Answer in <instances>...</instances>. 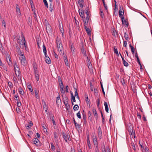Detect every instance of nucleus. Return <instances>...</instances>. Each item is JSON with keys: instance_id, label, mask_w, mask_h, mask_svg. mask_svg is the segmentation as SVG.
<instances>
[{"instance_id": "f257e3e1", "label": "nucleus", "mask_w": 152, "mask_h": 152, "mask_svg": "<svg viewBox=\"0 0 152 152\" xmlns=\"http://www.w3.org/2000/svg\"><path fill=\"white\" fill-rule=\"evenodd\" d=\"M21 36L22 38V39L20 40L19 42V44L20 46V47L22 49L25 48L26 50H27L28 48L27 47V44L26 42L25 41V38L23 35L22 33H21Z\"/></svg>"}, {"instance_id": "f03ea898", "label": "nucleus", "mask_w": 152, "mask_h": 152, "mask_svg": "<svg viewBox=\"0 0 152 152\" xmlns=\"http://www.w3.org/2000/svg\"><path fill=\"white\" fill-rule=\"evenodd\" d=\"M14 67L15 74L16 76L18 77V80H19L20 79H21V73L20 69L16 62L15 63Z\"/></svg>"}, {"instance_id": "7ed1b4c3", "label": "nucleus", "mask_w": 152, "mask_h": 152, "mask_svg": "<svg viewBox=\"0 0 152 152\" xmlns=\"http://www.w3.org/2000/svg\"><path fill=\"white\" fill-rule=\"evenodd\" d=\"M56 44L58 50L61 54H63V48L61 42L60 40H57Z\"/></svg>"}, {"instance_id": "20e7f679", "label": "nucleus", "mask_w": 152, "mask_h": 152, "mask_svg": "<svg viewBox=\"0 0 152 152\" xmlns=\"http://www.w3.org/2000/svg\"><path fill=\"white\" fill-rule=\"evenodd\" d=\"M19 58L21 64L23 66L25 65L26 64V61L24 55L19 56Z\"/></svg>"}, {"instance_id": "39448f33", "label": "nucleus", "mask_w": 152, "mask_h": 152, "mask_svg": "<svg viewBox=\"0 0 152 152\" xmlns=\"http://www.w3.org/2000/svg\"><path fill=\"white\" fill-rule=\"evenodd\" d=\"M32 142L33 143L37 146H40L41 145V143L38 139L36 138H34L33 139Z\"/></svg>"}, {"instance_id": "423d86ee", "label": "nucleus", "mask_w": 152, "mask_h": 152, "mask_svg": "<svg viewBox=\"0 0 152 152\" xmlns=\"http://www.w3.org/2000/svg\"><path fill=\"white\" fill-rule=\"evenodd\" d=\"M62 135L63 137L66 142H67L68 140L69 141H70L71 139L70 138L69 135L64 133H63Z\"/></svg>"}, {"instance_id": "0eeeda50", "label": "nucleus", "mask_w": 152, "mask_h": 152, "mask_svg": "<svg viewBox=\"0 0 152 152\" xmlns=\"http://www.w3.org/2000/svg\"><path fill=\"white\" fill-rule=\"evenodd\" d=\"M6 59L9 65V66H12V64L11 59L9 55H7L6 56Z\"/></svg>"}, {"instance_id": "6e6552de", "label": "nucleus", "mask_w": 152, "mask_h": 152, "mask_svg": "<svg viewBox=\"0 0 152 152\" xmlns=\"http://www.w3.org/2000/svg\"><path fill=\"white\" fill-rule=\"evenodd\" d=\"M124 14V10L122 8H121V7H120V10L119 12V17L122 18V17H124L123 15Z\"/></svg>"}, {"instance_id": "1a4fd4ad", "label": "nucleus", "mask_w": 152, "mask_h": 152, "mask_svg": "<svg viewBox=\"0 0 152 152\" xmlns=\"http://www.w3.org/2000/svg\"><path fill=\"white\" fill-rule=\"evenodd\" d=\"M16 11L17 16H20L21 12L20 7L18 4H16Z\"/></svg>"}, {"instance_id": "9d476101", "label": "nucleus", "mask_w": 152, "mask_h": 152, "mask_svg": "<svg viewBox=\"0 0 152 152\" xmlns=\"http://www.w3.org/2000/svg\"><path fill=\"white\" fill-rule=\"evenodd\" d=\"M16 51L18 53V54L19 56H21L22 55L23 56L24 55V53L21 52V51L20 50V48L19 47H16Z\"/></svg>"}, {"instance_id": "9b49d317", "label": "nucleus", "mask_w": 152, "mask_h": 152, "mask_svg": "<svg viewBox=\"0 0 152 152\" xmlns=\"http://www.w3.org/2000/svg\"><path fill=\"white\" fill-rule=\"evenodd\" d=\"M56 103L58 105L61 103V100L60 98V96L58 94V96L56 99Z\"/></svg>"}, {"instance_id": "f8f14e48", "label": "nucleus", "mask_w": 152, "mask_h": 152, "mask_svg": "<svg viewBox=\"0 0 152 152\" xmlns=\"http://www.w3.org/2000/svg\"><path fill=\"white\" fill-rule=\"evenodd\" d=\"M120 53V55L121 56V57L122 59V61L123 62V63L124 64V65L126 66H128L129 65V64H128V63L125 61L124 58L122 57V55H121V53Z\"/></svg>"}, {"instance_id": "ddd939ff", "label": "nucleus", "mask_w": 152, "mask_h": 152, "mask_svg": "<svg viewBox=\"0 0 152 152\" xmlns=\"http://www.w3.org/2000/svg\"><path fill=\"white\" fill-rule=\"evenodd\" d=\"M98 137L99 138H101L102 137V132L101 128L100 126L98 128Z\"/></svg>"}, {"instance_id": "4468645a", "label": "nucleus", "mask_w": 152, "mask_h": 152, "mask_svg": "<svg viewBox=\"0 0 152 152\" xmlns=\"http://www.w3.org/2000/svg\"><path fill=\"white\" fill-rule=\"evenodd\" d=\"M121 19L123 25H125L126 26H127L128 25V23L125 20L124 18L122 17Z\"/></svg>"}, {"instance_id": "2eb2a0df", "label": "nucleus", "mask_w": 152, "mask_h": 152, "mask_svg": "<svg viewBox=\"0 0 152 152\" xmlns=\"http://www.w3.org/2000/svg\"><path fill=\"white\" fill-rule=\"evenodd\" d=\"M45 61L46 63L48 64H50L51 63V61L50 58L48 57V56H47L46 55H45Z\"/></svg>"}, {"instance_id": "dca6fc26", "label": "nucleus", "mask_w": 152, "mask_h": 152, "mask_svg": "<svg viewBox=\"0 0 152 152\" xmlns=\"http://www.w3.org/2000/svg\"><path fill=\"white\" fill-rule=\"evenodd\" d=\"M84 28L85 29L88 34V35H90L91 34V31L89 28H88L87 26H84Z\"/></svg>"}, {"instance_id": "f3484780", "label": "nucleus", "mask_w": 152, "mask_h": 152, "mask_svg": "<svg viewBox=\"0 0 152 152\" xmlns=\"http://www.w3.org/2000/svg\"><path fill=\"white\" fill-rule=\"evenodd\" d=\"M83 124L86 126L87 125V122L86 115L85 114H83Z\"/></svg>"}, {"instance_id": "a211bd4d", "label": "nucleus", "mask_w": 152, "mask_h": 152, "mask_svg": "<svg viewBox=\"0 0 152 152\" xmlns=\"http://www.w3.org/2000/svg\"><path fill=\"white\" fill-rule=\"evenodd\" d=\"M34 73L35 74V78L37 81H38L39 80V73L36 70H35Z\"/></svg>"}, {"instance_id": "6ab92c4d", "label": "nucleus", "mask_w": 152, "mask_h": 152, "mask_svg": "<svg viewBox=\"0 0 152 152\" xmlns=\"http://www.w3.org/2000/svg\"><path fill=\"white\" fill-rule=\"evenodd\" d=\"M87 144L88 147H89V148L91 149L92 147L91 146V142L90 141V140L89 139L88 136L87 137Z\"/></svg>"}, {"instance_id": "aec40b11", "label": "nucleus", "mask_w": 152, "mask_h": 152, "mask_svg": "<svg viewBox=\"0 0 152 152\" xmlns=\"http://www.w3.org/2000/svg\"><path fill=\"white\" fill-rule=\"evenodd\" d=\"M65 100L64 101V103L66 107H68L69 106V104L68 102V99L67 97L65 98Z\"/></svg>"}, {"instance_id": "412c9836", "label": "nucleus", "mask_w": 152, "mask_h": 152, "mask_svg": "<svg viewBox=\"0 0 152 152\" xmlns=\"http://www.w3.org/2000/svg\"><path fill=\"white\" fill-rule=\"evenodd\" d=\"M104 105L105 107V111L107 113H108L109 109L107 103L105 102L104 103Z\"/></svg>"}, {"instance_id": "4be33fe9", "label": "nucleus", "mask_w": 152, "mask_h": 152, "mask_svg": "<svg viewBox=\"0 0 152 152\" xmlns=\"http://www.w3.org/2000/svg\"><path fill=\"white\" fill-rule=\"evenodd\" d=\"M58 81L59 83V86L60 88L61 87H64L61 80V79L59 78Z\"/></svg>"}, {"instance_id": "5701e85b", "label": "nucleus", "mask_w": 152, "mask_h": 152, "mask_svg": "<svg viewBox=\"0 0 152 152\" xmlns=\"http://www.w3.org/2000/svg\"><path fill=\"white\" fill-rule=\"evenodd\" d=\"M43 51L44 53V55H47V50L45 45L43 44Z\"/></svg>"}, {"instance_id": "b1692460", "label": "nucleus", "mask_w": 152, "mask_h": 152, "mask_svg": "<svg viewBox=\"0 0 152 152\" xmlns=\"http://www.w3.org/2000/svg\"><path fill=\"white\" fill-rule=\"evenodd\" d=\"M92 112L94 114V115L95 117H97L98 114L97 113V112L96 110L94 108H93L92 109Z\"/></svg>"}, {"instance_id": "393cba45", "label": "nucleus", "mask_w": 152, "mask_h": 152, "mask_svg": "<svg viewBox=\"0 0 152 152\" xmlns=\"http://www.w3.org/2000/svg\"><path fill=\"white\" fill-rule=\"evenodd\" d=\"M27 88L29 91H31V94H33L34 92H33V90L32 88V87L31 85H29L27 86Z\"/></svg>"}, {"instance_id": "a878e982", "label": "nucleus", "mask_w": 152, "mask_h": 152, "mask_svg": "<svg viewBox=\"0 0 152 152\" xmlns=\"http://www.w3.org/2000/svg\"><path fill=\"white\" fill-rule=\"evenodd\" d=\"M89 20H88V19H86V18L83 19V21L84 23V26H86L87 25L88 21Z\"/></svg>"}, {"instance_id": "bb28decb", "label": "nucleus", "mask_w": 152, "mask_h": 152, "mask_svg": "<svg viewBox=\"0 0 152 152\" xmlns=\"http://www.w3.org/2000/svg\"><path fill=\"white\" fill-rule=\"evenodd\" d=\"M92 140L94 143V145H97V144H98L97 140V138L92 139Z\"/></svg>"}, {"instance_id": "cd10ccee", "label": "nucleus", "mask_w": 152, "mask_h": 152, "mask_svg": "<svg viewBox=\"0 0 152 152\" xmlns=\"http://www.w3.org/2000/svg\"><path fill=\"white\" fill-rule=\"evenodd\" d=\"M81 52L83 54V55L84 56H86V51L84 50V48H82L81 49Z\"/></svg>"}, {"instance_id": "c85d7f7f", "label": "nucleus", "mask_w": 152, "mask_h": 152, "mask_svg": "<svg viewBox=\"0 0 152 152\" xmlns=\"http://www.w3.org/2000/svg\"><path fill=\"white\" fill-rule=\"evenodd\" d=\"M79 14L80 17L83 18L84 16V11L83 10H81V11H79Z\"/></svg>"}, {"instance_id": "c756f323", "label": "nucleus", "mask_w": 152, "mask_h": 152, "mask_svg": "<svg viewBox=\"0 0 152 152\" xmlns=\"http://www.w3.org/2000/svg\"><path fill=\"white\" fill-rule=\"evenodd\" d=\"M64 62L65 63V64L67 66H69V62L67 58L66 57L64 59Z\"/></svg>"}, {"instance_id": "7c9ffc66", "label": "nucleus", "mask_w": 152, "mask_h": 152, "mask_svg": "<svg viewBox=\"0 0 152 152\" xmlns=\"http://www.w3.org/2000/svg\"><path fill=\"white\" fill-rule=\"evenodd\" d=\"M129 47L131 49V50L132 53L134 54V47L132 46L131 44L129 45Z\"/></svg>"}, {"instance_id": "2f4dec72", "label": "nucleus", "mask_w": 152, "mask_h": 152, "mask_svg": "<svg viewBox=\"0 0 152 152\" xmlns=\"http://www.w3.org/2000/svg\"><path fill=\"white\" fill-rule=\"evenodd\" d=\"M79 108V106L77 104H75L73 107V110L75 111L78 110Z\"/></svg>"}, {"instance_id": "473e14b6", "label": "nucleus", "mask_w": 152, "mask_h": 152, "mask_svg": "<svg viewBox=\"0 0 152 152\" xmlns=\"http://www.w3.org/2000/svg\"><path fill=\"white\" fill-rule=\"evenodd\" d=\"M72 94V96H71V99L72 101L73 102H75V99L74 96L73 95V93H71Z\"/></svg>"}, {"instance_id": "72a5a7b5", "label": "nucleus", "mask_w": 152, "mask_h": 152, "mask_svg": "<svg viewBox=\"0 0 152 152\" xmlns=\"http://www.w3.org/2000/svg\"><path fill=\"white\" fill-rule=\"evenodd\" d=\"M100 15L102 18H103V12L102 10V9H100Z\"/></svg>"}, {"instance_id": "f704fd0d", "label": "nucleus", "mask_w": 152, "mask_h": 152, "mask_svg": "<svg viewBox=\"0 0 152 152\" xmlns=\"http://www.w3.org/2000/svg\"><path fill=\"white\" fill-rule=\"evenodd\" d=\"M91 136V137H92V139L97 138L96 136V134H95V132L93 133L92 134Z\"/></svg>"}, {"instance_id": "c9c22d12", "label": "nucleus", "mask_w": 152, "mask_h": 152, "mask_svg": "<svg viewBox=\"0 0 152 152\" xmlns=\"http://www.w3.org/2000/svg\"><path fill=\"white\" fill-rule=\"evenodd\" d=\"M91 136V137H92V139L97 138L96 136V134H95V132L93 133L92 134Z\"/></svg>"}, {"instance_id": "e433bc0d", "label": "nucleus", "mask_w": 152, "mask_h": 152, "mask_svg": "<svg viewBox=\"0 0 152 152\" xmlns=\"http://www.w3.org/2000/svg\"><path fill=\"white\" fill-rule=\"evenodd\" d=\"M43 1L45 6L47 8L48 7V5L46 0H43Z\"/></svg>"}, {"instance_id": "4c0bfd02", "label": "nucleus", "mask_w": 152, "mask_h": 152, "mask_svg": "<svg viewBox=\"0 0 152 152\" xmlns=\"http://www.w3.org/2000/svg\"><path fill=\"white\" fill-rule=\"evenodd\" d=\"M124 37L125 38V39L126 40H128L129 39V37L128 35L126 34V33H124Z\"/></svg>"}, {"instance_id": "58836bf2", "label": "nucleus", "mask_w": 152, "mask_h": 152, "mask_svg": "<svg viewBox=\"0 0 152 152\" xmlns=\"http://www.w3.org/2000/svg\"><path fill=\"white\" fill-rule=\"evenodd\" d=\"M53 6L51 4L50 5L49 7V10L51 12H52L53 11Z\"/></svg>"}, {"instance_id": "ea45409f", "label": "nucleus", "mask_w": 152, "mask_h": 152, "mask_svg": "<svg viewBox=\"0 0 152 152\" xmlns=\"http://www.w3.org/2000/svg\"><path fill=\"white\" fill-rule=\"evenodd\" d=\"M70 49H71V50L72 51V53L73 52H74V53L75 52V48H74L73 47V46L72 45H71V46H70Z\"/></svg>"}, {"instance_id": "a19ab883", "label": "nucleus", "mask_w": 152, "mask_h": 152, "mask_svg": "<svg viewBox=\"0 0 152 152\" xmlns=\"http://www.w3.org/2000/svg\"><path fill=\"white\" fill-rule=\"evenodd\" d=\"M77 117L79 119H80L81 118V116L80 115V111H79L77 113Z\"/></svg>"}, {"instance_id": "79ce46f5", "label": "nucleus", "mask_w": 152, "mask_h": 152, "mask_svg": "<svg viewBox=\"0 0 152 152\" xmlns=\"http://www.w3.org/2000/svg\"><path fill=\"white\" fill-rule=\"evenodd\" d=\"M8 84L10 88H11L13 87V84L11 82L9 81L8 83Z\"/></svg>"}, {"instance_id": "37998d69", "label": "nucleus", "mask_w": 152, "mask_h": 152, "mask_svg": "<svg viewBox=\"0 0 152 152\" xmlns=\"http://www.w3.org/2000/svg\"><path fill=\"white\" fill-rule=\"evenodd\" d=\"M34 92H35V96H36V97L37 98H39V96L38 95V92L36 90L35 91H34Z\"/></svg>"}, {"instance_id": "c03bdc74", "label": "nucleus", "mask_w": 152, "mask_h": 152, "mask_svg": "<svg viewBox=\"0 0 152 152\" xmlns=\"http://www.w3.org/2000/svg\"><path fill=\"white\" fill-rule=\"evenodd\" d=\"M54 137L55 138V141H56V140H57V135H56V132H54Z\"/></svg>"}, {"instance_id": "a18cd8bd", "label": "nucleus", "mask_w": 152, "mask_h": 152, "mask_svg": "<svg viewBox=\"0 0 152 152\" xmlns=\"http://www.w3.org/2000/svg\"><path fill=\"white\" fill-rule=\"evenodd\" d=\"M19 91L20 94H21L23 95V90L21 88H20L19 89Z\"/></svg>"}, {"instance_id": "49530a36", "label": "nucleus", "mask_w": 152, "mask_h": 152, "mask_svg": "<svg viewBox=\"0 0 152 152\" xmlns=\"http://www.w3.org/2000/svg\"><path fill=\"white\" fill-rule=\"evenodd\" d=\"M51 148L53 150H55V146L53 144V143H51Z\"/></svg>"}, {"instance_id": "de8ad7c7", "label": "nucleus", "mask_w": 152, "mask_h": 152, "mask_svg": "<svg viewBox=\"0 0 152 152\" xmlns=\"http://www.w3.org/2000/svg\"><path fill=\"white\" fill-rule=\"evenodd\" d=\"M86 57H87V58L88 60V62L87 63L88 64V66H89L90 64H91V62H90V60H89L88 59V56H86Z\"/></svg>"}, {"instance_id": "09e8293b", "label": "nucleus", "mask_w": 152, "mask_h": 152, "mask_svg": "<svg viewBox=\"0 0 152 152\" xmlns=\"http://www.w3.org/2000/svg\"><path fill=\"white\" fill-rule=\"evenodd\" d=\"M75 96H77V97H78V94L77 92V90L76 88L75 89Z\"/></svg>"}, {"instance_id": "8fccbe9b", "label": "nucleus", "mask_w": 152, "mask_h": 152, "mask_svg": "<svg viewBox=\"0 0 152 152\" xmlns=\"http://www.w3.org/2000/svg\"><path fill=\"white\" fill-rule=\"evenodd\" d=\"M85 12L86 14V15H89V12H88V9H85Z\"/></svg>"}, {"instance_id": "3c124183", "label": "nucleus", "mask_w": 152, "mask_h": 152, "mask_svg": "<svg viewBox=\"0 0 152 152\" xmlns=\"http://www.w3.org/2000/svg\"><path fill=\"white\" fill-rule=\"evenodd\" d=\"M121 83L123 85H124V84H125V80L124 79L122 78L121 79Z\"/></svg>"}, {"instance_id": "603ef678", "label": "nucleus", "mask_w": 152, "mask_h": 152, "mask_svg": "<svg viewBox=\"0 0 152 152\" xmlns=\"http://www.w3.org/2000/svg\"><path fill=\"white\" fill-rule=\"evenodd\" d=\"M114 51L115 53L116 54V53L118 52L117 49V48H115V47H114Z\"/></svg>"}, {"instance_id": "864d4df0", "label": "nucleus", "mask_w": 152, "mask_h": 152, "mask_svg": "<svg viewBox=\"0 0 152 152\" xmlns=\"http://www.w3.org/2000/svg\"><path fill=\"white\" fill-rule=\"evenodd\" d=\"M103 4L104 6L105 10H106V11L107 12V5L105 3Z\"/></svg>"}, {"instance_id": "5fc2aeb1", "label": "nucleus", "mask_w": 152, "mask_h": 152, "mask_svg": "<svg viewBox=\"0 0 152 152\" xmlns=\"http://www.w3.org/2000/svg\"><path fill=\"white\" fill-rule=\"evenodd\" d=\"M114 2H115V10H117L118 9V6H117V5H116V2L115 1V0H114Z\"/></svg>"}, {"instance_id": "6e6d98bb", "label": "nucleus", "mask_w": 152, "mask_h": 152, "mask_svg": "<svg viewBox=\"0 0 152 152\" xmlns=\"http://www.w3.org/2000/svg\"><path fill=\"white\" fill-rule=\"evenodd\" d=\"M2 23L3 25L4 26V27H6V23L5 21L4 20H3L2 21Z\"/></svg>"}, {"instance_id": "4d7b16f0", "label": "nucleus", "mask_w": 152, "mask_h": 152, "mask_svg": "<svg viewBox=\"0 0 152 152\" xmlns=\"http://www.w3.org/2000/svg\"><path fill=\"white\" fill-rule=\"evenodd\" d=\"M75 125L76 128H79L80 127V125L77 123H75Z\"/></svg>"}, {"instance_id": "13d9d810", "label": "nucleus", "mask_w": 152, "mask_h": 152, "mask_svg": "<svg viewBox=\"0 0 152 152\" xmlns=\"http://www.w3.org/2000/svg\"><path fill=\"white\" fill-rule=\"evenodd\" d=\"M145 150L146 152H149V150L148 148L147 147H146L145 148Z\"/></svg>"}, {"instance_id": "bf43d9fd", "label": "nucleus", "mask_w": 152, "mask_h": 152, "mask_svg": "<svg viewBox=\"0 0 152 152\" xmlns=\"http://www.w3.org/2000/svg\"><path fill=\"white\" fill-rule=\"evenodd\" d=\"M101 87H102V92L103 93V94H104V95H105V93L104 91V88H103V87L102 86V85L101 84Z\"/></svg>"}, {"instance_id": "052dcab7", "label": "nucleus", "mask_w": 152, "mask_h": 152, "mask_svg": "<svg viewBox=\"0 0 152 152\" xmlns=\"http://www.w3.org/2000/svg\"><path fill=\"white\" fill-rule=\"evenodd\" d=\"M42 126V128H43V129L44 131L45 132H47L48 131H47V129L44 126Z\"/></svg>"}, {"instance_id": "680f3d73", "label": "nucleus", "mask_w": 152, "mask_h": 152, "mask_svg": "<svg viewBox=\"0 0 152 152\" xmlns=\"http://www.w3.org/2000/svg\"><path fill=\"white\" fill-rule=\"evenodd\" d=\"M69 89V87L67 85L66 87V92H68V89Z\"/></svg>"}, {"instance_id": "e2e57ef3", "label": "nucleus", "mask_w": 152, "mask_h": 152, "mask_svg": "<svg viewBox=\"0 0 152 152\" xmlns=\"http://www.w3.org/2000/svg\"><path fill=\"white\" fill-rule=\"evenodd\" d=\"M123 45L125 47H126L127 42L126 41H124Z\"/></svg>"}, {"instance_id": "0e129e2a", "label": "nucleus", "mask_w": 152, "mask_h": 152, "mask_svg": "<svg viewBox=\"0 0 152 152\" xmlns=\"http://www.w3.org/2000/svg\"><path fill=\"white\" fill-rule=\"evenodd\" d=\"M128 131L130 132H131L132 131H133L132 128L130 127V126H129V129H128Z\"/></svg>"}, {"instance_id": "69168bd1", "label": "nucleus", "mask_w": 152, "mask_h": 152, "mask_svg": "<svg viewBox=\"0 0 152 152\" xmlns=\"http://www.w3.org/2000/svg\"><path fill=\"white\" fill-rule=\"evenodd\" d=\"M21 104L20 102H17V105L18 107H20L21 106Z\"/></svg>"}, {"instance_id": "338daca9", "label": "nucleus", "mask_w": 152, "mask_h": 152, "mask_svg": "<svg viewBox=\"0 0 152 152\" xmlns=\"http://www.w3.org/2000/svg\"><path fill=\"white\" fill-rule=\"evenodd\" d=\"M18 96H15V100L18 101Z\"/></svg>"}, {"instance_id": "774afa93", "label": "nucleus", "mask_w": 152, "mask_h": 152, "mask_svg": "<svg viewBox=\"0 0 152 152\" xmlns=\"http://www.w3.org/2000/svg\"><path fill=\"white\" fill-rule=\"evenodd\" d=\"M36 137H38V138H39V137H40V134H39L38 133H37Z\"/></svg>"}]
</instances>
